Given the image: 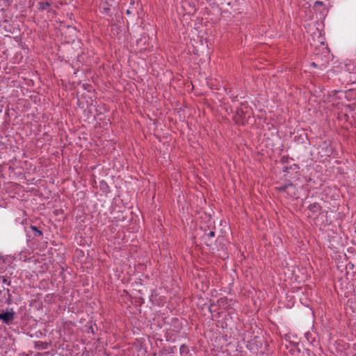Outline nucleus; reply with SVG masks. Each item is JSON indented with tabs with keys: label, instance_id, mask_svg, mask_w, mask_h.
Here are the masks:
<instances>
[{
	"label": "nucleus",
	"instance_id": "7ed1b4c3",
	"mask_svg": "<svg viewBox=\"0 0 356 356\" xmlns=\"http://www.w3.org/2000/svg\"><path fill=\"white\" fill-rule=\"evenodd\" d=\"M289 353L292 356H296V354H300L301 351L298 347L297 343H290V349Z\"/></svg>",
	"mask_w": 356,
	"mask_h": 356
},
{
	"label": "nucleus",
	"instance_id": "9d476101",
	"mask_svg": "<svg viewBox=\"0 0 356 356\" xmlns=\"http://www.w3.org/2000/svg\"><path fill=\"white\" fill-rule=\"evenodd\" d=\"M227 298L226 297H223V298H220L218 300V302L219 303L220 305H225V304H227Z\"/></svg>",
	"mask_w": 356,
	"mask_h": 356
},
{
	"label": "nucleus",
	"instance_id": "1a4fd4ad",
	"mask_svg": "<svg viewBox=\"0 0 356 356\" xmlns=\"http://www.w3.org/2000/svg\"><path fill=\"white\" fill-rule=\"evenodd\" d=\"M2 282L3 284H5L8 286L10 285V280H9L8 278L5 277L4 276H0V282Z\"/></svg>",
	"mask_w": 356,
	"mask_h": 356
},
{
	"label": "nucleus",
	"instance_id": "f03ea898",
	"mask_svg": "<svg viewBox=\"0 0 356 356\" xmlns=\"http://www.w3.org/2000/svg\"><path fill=\"white\" fill-rule=\"evenodd\" d=\"M308 209L314 215H318L321 213V211L322 210V207L318 203L314 202L313 204H310L308 206Z\"/></svg>",
	"mask_w": 356,
	"mask_h": 356
},
{
	"label": "nucleus",
	"instance_id": "6ab92c4d",
	"mask_svg": "<svg viewBox=\"0 0 356 356\" xmlns=\"http://www.w3.org/2000/svg\"><path fill=\"white\" fill-rule=\"evenodd\" d=\"M173 321L177 322L178 321V319L177 318H173Z\"/></svg>",
	"mask_w": 356,
	"mask_h": 356
},
{
	"label": "nucleus",
	"instance_id": "f3484780",
	"mask_svg": "<svg viewBox=\"0 0 356 356\" xmlns=\"http://www.w3.org/2000/svg\"><path fill=\"white\" fill-rule=\"evenodd\" d=\"M312 65L314 67H315L317 66V65H316V64L315 63H312Z\"/></svg>",
	"mask_w": 356,
	"mask_h": 356
},
{
	"label": "nucleus",
	"instance_id": "2eb2a0df",
	"mask_svg": "<svg viewBox=\"0 0 356 356\" xmlns=\"http://www.w3.org/2000/svg\"><path fill=\"white\" fill-rule=\"evenodd\" d=\"M48 348V343H42V349H47Z\"/></svg>",
	"mask_w": 356,
	"mask_h": 356
},
{
	"label": "nucleus",
	"instance_id": "6e6552de",
	"mask_svg": "<svg viewBox=\"0 0 356 356\" xmlns=\"http://www.w3.org/2000/svg\"><path fill=\"white\" fill-rule=\"evenodd\" d=\"M179 350H180L181 355H183L184 353L188 354L189 353V349H188V346H186L185 344H183L180 346Z\"/></svg>",
	"mask_w": 356,
	"mask_h": 356
},
{
	"label": "nucleus",
	"instance_id": "4468645a",
	"mask_svg": "<svg viewBox=\"0 0 356 356\" xmlns=\"http://www.w3.org/2000/svg\"><path fill=\"white\" fill-rule=\"evenodd\" d=\"M323 6V2L322 1H316L314 3V6Z\"/></svg>",
	"mask_w": 356,
	"mask_h": 356
},
{
	"label": "nucleus",
	"instance_id": "ddd939ff",
	"mask_svg": "<svg viewBox=\"0 0 356 356\" xmlns=\"http://www.w3.org/2000/svg\"><path fill=\"white\" fill-rule=\"evenodd\" d=\"M332 149L330 146L327 145L326 147V154L327 155H329L330 154H332Z\"/></svg>",
	"mask_w": 356,
	"mask_h": 356
},
{
	"label": "nucleus",
	"instance_id": "f8f14e48",
	"mask_svg": "<svg viewBox=\"0 0 356 356\" xmlns=\"http://www.w3.org/2000/svg\"><path fill=\"white\" fill-rule=\"evenodd\" d=\"M286 193L291 196L295 195H296V188L294 190L293 189H288L286 191Z\"/></svg>",
	"mask_w": 356,
	"mask_h": 356
},
{
	"label": "nucleus",
	"instance_id": "39448f33",
	"mask_svg": "<svg viewBox=\"0 0 356 356\" xmlns=\"http://www.w3.org/2000/svg\"><path fill=\"white\" fill-rule=\"evenodd\" d=\"M30 229L32 230L33 235L34 237H42V235H43L42 232L41 230L38 229L37 227L31 225Z\"/></svg>",
	"mask_w": 356,
	"mask_h": 356
},
{
	"label": "nucleus",
	"instance_id": "dca6fc26",
	"mask_svg": "<svg viewBox=\"0 0 356 356\" xmlns=\"http://www.w3.org/2000/svg\"><path fill=\"white\" fill-rule=\"evenodd\" d=\"M103 184H104V185H105V186H106V183L105 181H102V182L101 183V185H103Z\"/></svg>",
	"mask_w": 356,
	"mask_h": 356
},
{
	"label": "nucleus",
	"instance_id": "a211bd4d",
	"mask_svg": "<svg viewBox=\"0 0 356 356\" xmlns=\"http://www.w3.org/2000/svg\"><path fill=\"white\" fill-rule=\"evenodd\" d=\"M126 13H127V14H130V13H131V12L129 11V10H127Z\"/></svg>",
	"mask_w": 356,
	"mask_h": 356
},
{
	"label": "nucleus",
	"instance_id": "423d86ee",
	"mask_svg": "<svg viewBox=\"0 0 356 356\" xmlns=\"http://www.w3.org/2000/svg\"><path fill=\"white\" fill-rule=\"evenodd\" d=\"M3 291L6 292L5 293V296L7 295V298H6V302L8 305H10L12 304L13 302V298H12V295L11 293H10V290L8 289H3Z\"/></svg>",
	"mask_w": 356,
	"mask_h": 356
},
{
	"label": "nucleus",
	"instance_id": "20e7f679",
	"mask_svg": "<svg viewBox=\"0 0 356 356\" xmlns=\"http://www.w3.org/2000/svg\"><path fill=\"white\" fill-rule=\"evenodd\" d=\"M277 191L280 192H286L288 189H295V186L292 184H284L282 186H280L279 187H277Z\"/></svg>",
	"mask_w": 356,
	"mask_h": 356
},
{
	"label": "nucleus",
	"instance_id": "9b49d317",
	"mask_svg": "<svg viewBox=\"0 0 356 356\" xmlns=\"http://www.w3.org/2000/svg\"><path fill=\"white\" fill-rule=\"evenodd\" d=\"M216 235V233L214 231H211L209 232L208 234H205V237L207 238V239H209L210 238H213Z\"/></svg>",
	"mask_w": 356,
	"mask_h": 356
},
{
	"label": "nucleus",
	"instance_id": "0eeeda50",
	"mask_svg": "<svg viewBox=\"0 0 356 356\" xmlns=\"http://www.w3.org/2000/svg\"><path fill=\"white\" fill-rule=\"evenodd\" d=\"M50 6V3L48 1L39 2V9L45 10Z\"/></svg>",
	"mask_w": 356,
	"mask_h": 356
},
{
	"label": "nucleus",
	"instance_id": "f257e3e1",
	"mask_svg": "<svg viewBox=\"0 0 356 356\" xmlns=\"http://www.w3.org/2000/svg\"><path fill=\"white\" fill-rule=\"evenodd\" d=\"M15 312L13 309H9L6 312L0 313V321L7 325H10L15 318Z\"/></svg>",
	"mask_w": 356,
	"mask_h": 356
}]
</instances>
